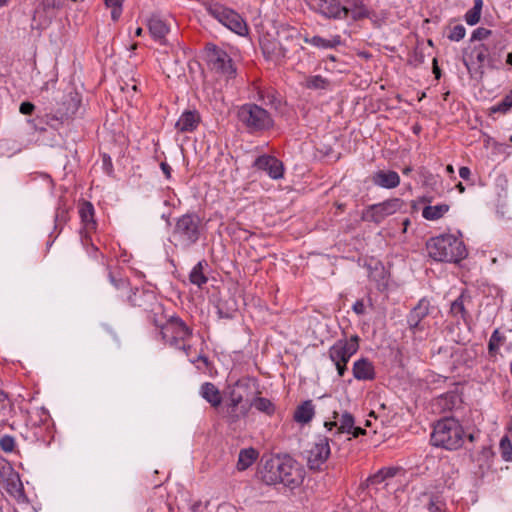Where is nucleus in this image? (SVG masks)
Here are the masks:
<instances>
[{
	"label": "nucleus",
	"instance_id": "1",
	"mask_svg": "<svg viewBox=\"0 0 512 512\" xmlns=\"http://www.w3.org/2000/svg\"><path fill=\"white\" fill-rule=\"evenodd\" d=\"M258 475L266 485L282 484L294 489L303 482V469L288 454H277L269 457L258 470Z\"/></svg>",
	"mask_w": 512,
	"mask_h": 512
},
{
	"label": "nucleus",
	"instance_id": "2",
	"mask_svg": "<svg viewBox=\"0 0 512 512\" xmlns=\"http://www.w3.org/2000/svg\"><path fill=\"white\" fill-rule=\"evenodd\" d=\"M426 249L428 255L439 262L459 263L467 256L464 242L451 234L430 238Z\"/></svg>",
	"mask_w": 512,
	"mask_h": 512
},
{
	"label": "nucleus",
	"instance_id": "3",
	"mask_svg": "<svg viewBox=\"0 0 512 512\" xmlns=\"http://www.w3.org/2000/svg\"><path fill=\"white\" fill-rule=\"evenodd\" d=\"M464 429L454 417H444L433 425L431 444L446 450H457L464 443Z\"/></svg>",
	"mask_w": 512,
	"mask_h": 512
},
{
	"label": "nucleus",
	"instance_id": "4",
	"mask_svg": "<svg viewBox=\"0 0 512 512\" xmlns=\"http://www.w3.org/2000/svg\"><path fill=\"white\" fill-rule=\"evenodd\" d=\"M238 119L250 133H257L273 127L270 113L256 104H244L238 110Z\"/></svg>",
	"mask_w": 512,
	"mask_h": 512
},
{
	"label": "nucleus",
	"instance_id": "5",
	"mask_svg": "<svg viewBox=\"0 0 512 512\" xmlns=\"http://www.w3.org/2000/svg\"><path fill=\"white\" fill-rule=\"evenodd\" d=\"M359 336L353 335L349 340L340 339L329 349V357L337 368L338 375L342 377L347 370V363L359 349Z\"/></svg>",
	"mask_w": 512,
	"mask_h": 512
},
{
	"label": "nucleus",
	"instance_id": "6",
	"mask_svg": "<svg viewBox=\"0 0 512 512\" xmlns=\"http://www.w3.org/2000/svg\"><path fill=\"white\" fill-rule=\"evenodd\" d=\"M201 220L196 214H185L176 221L173 237L184 247L195 244L200 237Z\"/></svg>",
	"mask_w": 512,
	"mask_h": 512
},
{
	"label": "nucleus",
	"instance_id": "7",
	"mask_svg": "<svg viewBox=\"0 0 512 512\" xmlns=\"http://www.w3.org/2000/svg\"><path fill=\"white\" fill-rule=\"evenodd\" d=\"M162 340L170 347L178 348L192 336V329L178 316L169 317L160 330Z\"/></svg>",
	"mask_w": 512,
	"mask_h": 512
},
{
	"label": "nucleus",
	"instance_id": "8",
	"mask_svg": "<svg viewBox=\"0 0 512 512\" xmlns=\"http://www.w3.org/2000/svg\"><path fill=\"white\" fill-rule=\"evenodd\" d=\"M206 11L221 24L239 35H243L247 31L246 23L234 10L219 3H213L206 6Z\"/></svg>",
	"mask_w": 512,
	"mask_h": 512
},
{
	"label": "nucleus",
	"instance_id": "9",
	"mask_svg": "<svg viewBox=\"0 0 512 512\" xmlns=\"http://www.w3.org/2000/svg\"><path fill=\"white\" fill-rule=\"evenodd\" d=\"M206 60L209 66L222 74L234 76L236 69L233 66L232 59L226 51L218 46L209 43L205 47Z\"/></svg>",
	"mask_w": 512,
	"mask_h": 512
},
{
	"label": "nucleus",
	"instance_id": "10",
	"mask_svg": "<svg viewBox=\"0 0 512 512\" xmlns=\"http://www.w3.org/2000/svg\"><path fill=\"white\" fill-rule=\"evenodd\" d=\"M403 206L399 198L388 199L382 203L373 204L367 208L363 218L374 223H381L387 216L394 214Z\"/></svg>",
	"mask_w": 512,
	"mask_h": 512
},
{
	"label": "nucleus",
	"instance_id": "11",
	"mask_svg": "<svg viewBox=\"0 0 512 512\" xmlns=\"http://www.w3.org/2000/svg\"><path fill=\"white\" fill-rule=\"evenodd\" d=\"M329 439L322 437L307 451V466L312 471H323V466L330 456Z\"/></svg>",
	"mask_w": 512,
	"mask_h": 512
},
{
	"label": "nucleus",
	"instance_id": "12",
	"mask_svg": "<svg viewBox=\"0 0 512 512\" xmlns=\"http://www.w3.org/2000/svg\"><path fill=\"white\" fill-rule=\"evenodd\" d=\"M52 100L55 103H50L49 110L55 111L60 118L73 115L78 110L80 103L77 94H73L72 92L63 94L58 91L55 93Z\"/></svg>",
	"mask_w": 512,
	"mask_h": 512
},
{
	"label": "nucleus",
	"instance_id": "13",
	"mask_svg": "<svg viewBox=\"0 0 512 512\" xmlns=\"http://www.w3.org/2000/svg\"><path fill=\"white\" fill-rule=\"evenodd\" d=\"M315 13L326 19L346 20L348 18V10L342 0H325L314 9Z\"/></svg>",
	"mask_w": 512,
	"mask_h": 512
},
{
	"label": "nucleus",
	"instance_id": "14",
	"mask_svg": "<svg viewBox=\"0 0 512 512\" xmlns=\"http://www.w3.org/2000/svg\"><path fill=\"white\" fill-rule=\"evenodd\" d=\"M127 299L131 306L142 309L146 314L149 313L151 309L160 302L154 292L148 290H140L138 288H136L134 291L132 290L129 293Z\"/></svg>",
	"mask_w": 512,
	"mask_h": 512
},
{
	"label": "nucleus",
	"instance_id": "15",
	"mask_svg": "<svg viewBox=\"0 0 512 512\" xmlns=\"http://www.w3.org/2000/svg\"><path fill=\"white\" fill-rule=\"evenodd\" d=\"M254 166L259 170L266 171L273 179H280L283 177V163L274 156L261 155L254 161Z\"/></svg>",
	"mask_w": 512,
	"mask_h": 512
},
{
	"label": "nucleus",
	"instance_id": "16",
	"mask_svg": "<svg viewBox=\"0 0 512 512\" xmlns=\"http://www.w3.org/2000/svg\"><path fill=\"white\" fill-rule=\"evenodd\" d=\"M63 7V3L60 0H40L39 5L34 11L33 14V22H37V17L42 13L45 14V19L37 23L36 28L40 29L46 27L51 22L54 14L52 13L54 10H59Z\"/></svg>",
	"mask_w": 512,
	"mask_h": 512
},
{
	"label": "nucleus",
	"instance_id": "17",
	"mask_svg": "<svg viewBox=\"0 0 512 512\" xmlns=\"http://www.w3.org/2000/svg\"><path fill=\"white\" fill-rule=\"evenodd\" d=\"M260 45L267 60L279 62L286 57L287 49L275 39L264 38Z\"/></svg>",
	"mask_w": 512,
	"mask_h": 512
},
{
	"label": "nucleus",
	"instance_id": "18",
	"mask_svg": "<svg viewBox=\"0 0 512 512\" xmlns=\"http://www.w3.org/2000/svg\"><path fill=\"white\" fill-rule=\"evenodd\" d=\"M200 121L201 116L197 110H186L176 122L175 128L180 133L193 132Z\"/></svg>",
	"mask_w": 512,
	"mask_h": 512
},
{
	"label": "nucleus",
	"instance_id": "19",
	"mask_svg": "<svg viewBox=\"0 0 512 512\" xmlns=\"http://www.w3.org/2000/svg\"><path fill=\"white\" fill-rule=\"evenodd\" d=\"M371 181L376 186L393 189L400 184V177L393 170H378L372 175Z\"/></svg>",
	"mask_w": 512,
	"mask_h": 512
},
{
	"label": "nucleus",
	"instance_id": "20",
	"mask_svg": "<svg viewBox=\"0 0 512 512\" xmlns=\"http://www.w3.org/2000/svg\"><path fill=\"white\" fill-rule=\"evenodd\" d=\"M353 375L357 380H373L375 378V369L372 362L367 358L357 360L353 365Z\"/></svg>",
	"mask_w": 512,
	"mask_h": 512
},
{
	"label": "nucleus",
	"instance_id": "21",
	"mask_svg": "<svg viewBox=\"0 0 512 512\" xmlns=\"http://www.w3.org/2000/svg\"><path fill=\"white\" fill-rule=\"evenodd\" d=\"M348 17L353 21H360L370 17V11L362 0H345Z\"/></svg>",
	"mask_w": 512,
	"mask_h": 512
},
{
	"label": "nucleus",
	"instance_id": "22",
	"mask_svg": "<svg viewBox=\"0 0 512 512\" xmlns=\"http://www.w3.org/2000/svg\"><path fill=\"white\" fill-rule=\"evenodd\" d=\"M200 394L213 407H218L222 402L219 389L211 382L202 384Z\"/></svg>",
	"mask_w": 512,
	"mask_h": 512
},
{
	"label": "nucleus",
	"instance_id": "23",
	"mask_svg": "<svg viewBox=\"0 0 512 512\" xmlns=\"http://www.w3.org/2000/svg\"><path fill=\"white\" fill-rule=\"evenodd\" d=\"M400 468L397 467H384L378 470L373 475L369 476L366 480V487L379 485L389 478H393Z\"/></svg>",
	"mask_w": 512,
	"mask_h": 512
},
{
	"label": "nucleus",
	"instance_id": "24",
	"mask_svg": "<svg viewBox=\"0 0 512 512\" xmlns=\"http://www.w3.org/2000/svg\"><path fill=\"white\" fill-rule=\"evenodd\" d=\"M258 451L252 447L241 449L238 455L236 468L238 471L248 469L258 458Z\"/></svg>",
	"mask_w": 512,
	"mask_h": 512
},
{
	"label": "nucleus",
	"instance_id": "25",
	"mask_svg": "<svg viewBox=\"0 0 512 512\" xmlns=\"http://www.w3.org/2000/svg\"><path fill=\"white\" fill-rule=\"evenodd\" d=\"M148 28L154 39L164 43L165 36L169 32L166 23L159 17H152L148 21Z\"/></svg>",
	"mask_w": 512,
	"mask_h": 512
},
{
	"label": "nucleus",
	"instance_id": "26",
	"mask_svg": "<svg viewBox=\"0 0 512 512\" xmlns=\"http://www.w3.org/2000/svg\"><path fill=\"white\" fill-rule=\"evenodd\" d=\"M304 42L324 49L335 48L342 43L340 35H335L331 39H325L318 35L313 37H304Z\"/></svg>",
	"mask_w": 512,
	"mask_h": 512
},
{
	"label": "nucleus",
	"instance_id": "27",
	"mask_svg": "<svg viewBox=\"0 0 512 512\" xmlns=\"http://www.w3.org/2000/svg\"><path fill=\"white\" fill-rule=\"evenodd\" d=\"M314 416V406L311 400L304 401L294 413V419L298 423H308Z\"/></svg>",
	"mask_w": 512,
	"mask_h": 512
},
{
	"label": "nucleus",
	"instance_id": "28",
	"mask_svg": "<svg viewBox=\"0 0 512 512\" xmlns=\"http://www.w3.org/2000/svg\"><path fill=\"white\" fill-rule=\"evenodd\" d=\"M464 302L465 296L464 294H461L451 303L450 314L455 318L462 319L463 322L467 324L470 319V314L466 310Z\"/></svg>",
	"mask_w": 512,
	"mask_h": 512
},
{
	"label": "nucleus",
	"instance_id": "29",
	"mask_svg": "<svg viewBox=\"0 0 512 512\" xmlns=\"http://www.w3.org/2000/svg\"><path fill=\"white\" fill-rule=\"evenodd\" d=\"M431 309L430 301L427 298H422L419 300L417 305L411 309L407 318L424 321V319L429 315Z\"/></svg>",
	"mask_w": 512,
	"mask_h": 512
},
{
	"label": "nucleus",
	"instance_id": "30",
	"mask_svg": "<svg viewBox=\"0 0 512 512\" xmlns=\"http://www.w3.org/2000/svg\"><path fill=\"white\" fill-rule=\"evenodd\" d=\"M164 312V306L161 302H159L151 309L149 313L146 314V318L151 324L162 330V326H165V322L167 320Z\"/></svg>",
	"mask_w": 512,
	"mask_h": 512
},
{
	"label": "nucleus",
	"instance_id": "31",
	"mask_svg": "<svg viewBox=\"0 0 512 512\" xmlns=\"http://www.w3.org/2000/svg\"><path fill=\"white\" fill-rule=\"evenodd\" d=\"M207 266L205 260L199 261L189 274V280L192 284L202 288L208 282V278L204 274V267Z\"/></svg>",
	"mask_w": 512,
	"mask_h": 512
},
{
	"label": "nucleus",
	"instance_id": "32",
	"mask_svg": "<svg viewBox=\"0 0 512 512\" xmlns=\"http://www.w3.org/2000/svg\"><path fill=\"white\" fill-rule=\"evenodd\" d=\"M448 210H449V205H447V204H439V205H435V206H425L422 211V216L426 220L434 221V220H438L441 217H443V215L446 212H448Z\"/></svg>",
	"mask_w": 512,
	"mask_h": 512
},
{
	"label": "nucleus",
	"instance_id": "33",
	"mask_svg": "<svg viewBox=\"0 0 512 512\" xmlns=\"http://www.w3.org/2000/svg\"><path fill=\"white\" fill-rule=\"evenodd\" d=\"M79 214L81 217V220L87 227H95V221H94V207L92 203L88 201H84L79 208Z\"/></svg>",
	"mask_w": 512,
	"mask_h": 512
},
{
	"label": "nucleus",
	"instance_id": "34",
	"mask_svg": "<svg viewBox=\"0 0 512 512\" xmlns=\"http://www.w3.org/2000/svg\"><path fill=\"white\" fill-rule=\"evenodd\" d=\"M483 6L482 0H474V6L468 10L464 16L468 25H475L479 22L481 17V10Z\"/></svg>",
	"mask_w": 512,
	"mask_h": 512
},
{
	"label": "nucleus",
	"instance_id": "35",
	"mask_svg": "<svg viewBox=\"0 0 512 512\" xmlns=\"http://www.w3.org/2000/svg\"><path fill=\"white\" fill-rule=\"evenodd\" d=\"M251 406L269 416L272 415L275 411V405L269 399L263 397H256L251 402Z\"/></svg>",
	"mask_w": 512,
	"mask_h": 512
},
{
	"label": "nucleus",
	"instance_id": "36",
	"mask_svg": "<svg viewBox=\"0 0 512 512\" xmlns=\"http://www.w3.org/2000/svg\"><path fill=\"white\" fill-rule=\"evenodd\" d=\"M407 324L408 329L414 338H416L418 334L420 339L424 338L422 334L425 333L428 329V326H426L424 321L407 318Z\"/></svg>",
	"mask_w": 512,
	"mask_h": 512
},
{
	"label": "nucleus",
	"instance_id": "37",
	"mask_svg": "<svg viewBox=\"0 0 512 512\" xmlns=\"http://www.w3.org/2000/svg\"><path fill=\"white\" fill-rule=\"evenodd\" d=\"M329 81L321 75L310 76L306 80V87L309 89H326Z\"/></svg>",
	"mask_w": 512,
	"mask_h": 512
},
{
	"label": "nucleus",
	"instance_id": "38",
	"mask_svg": "<svg viewBox=\"0 0 512 512\" xmlns=\"http://www.w3.org/2000/svg\"><path fill=\"white\" fill-rule=\"evenodd\" d=\"M354 425V417L349 412L342 414L340 419V426L338 427L337 433H350Z\"/></svg>",
	"mask_w": 512,
	"mask_h": 512
},
{
	"label": "nucleus",
	"instance_id": "39",
	"mask_svg": "<svg viewBox=\"0 0 512 512\" xmlns=\"http://www.w3.org/2000/svg\"><path fill=\"white\" fill-rule=\"evenodd\" d=\"M109 280L111 284L118 290H123L128 293L132 291L130 287V282L127 278H116V276L113 274V272H109L108 274Z\"/></svg>",
	"mask_w": 512,
	"mask_h": 512
},
{
	"label": "nucleus",
	"instance_id": "40",
	"mask_svg": "<svg viewBox=\"0 0 512 512\" xmlns=\"http://www.w3.org/2000/svg\"><path fill=\"white\" fill-rule=\"evenodd\" d=\"M473 53H475L476 61L479 64V69H481L485 61L489 59L488 47L485 44H480L474 48Z\"/></svg>",
	"mask_w": 512,
	"mask_h": 512
},
{
	"label": "nucleus",
	"instance_id": "41",
	"mask_svg": "<svg viewBox=\"0 0 512 512\" xmlns=\"http://www.w3.org/2000/svg\"><path fill=\"white\" fill-rule=\"evenodd\" d=\"M466 29L462 24L455 25L454 27H449V34L447 38L450 41L458 42L465 37Z\"/></svg>",
	"mask_w": 512,
	"mask_h": 512
},
{
	"label": "nucleus",
	"instance_id": "42",
	"mask_svg": "<svg viewBox=\"0 0 512 512\" xmlns=\"http://www.w3.org/2000/svg\"><path fill=\"white\" fill-rule=\"evenodd\" d=\"M500 452L505 461H512V443L506 436L500 441Z\"/></svg>",
	"mask_w": 512,
	"mask_h": 512
},
{
	"label": "nucleus",
	"instance_id": "43",
	"mask_svg": "<svg viewBox=\"0 0 512 512\" xmlns=\"http://www.w3.org/2000/svg\"><path fill=\"white\" fill-rule=\"evenodd\" d=\"M512 107V90L498 104L493 106V112L506 113Z\"/></svg>",
	"mask_w": 512,
	"mask_h": 512
},
{
	"label": "nucleus",
	"instance_id": "44",
	"mask_svg": "<svg viewBox=\"0 0 512 512\" xmlns=\"http://www.w3.org/2000/svg\"><path fill=\"white\" fill-rule=\"evenodd\" d=\"M68 219V209L65 204H62V201L59 202L58 207L55 213V223L56 226L59 224H63Z\"/></svg>",
	"mask_w": 512,
	"mask_h": 512
},
{
	"label": "nucleus",
	"instance_id": "45",
	"mask_svg": "<svg viewBox=\"0 0 512 512\" xmlns=\"http://www.w3.org/2000/svg\"><path fill=\"white\" fill-rule=\"evenodd\" d=\"M0 448L4 452H12L15 448V440L10 435H5L0 438Z\"/></svg>",
	"mask_w": 512,
	"mask_h": 512
},
{
	"label": "nucleus",
	"instance_id": "46",
	"mask_svg": "<svg viewBox=\"0 0 512 512\" xmlns=\"http://www.w3.org/2000/svg\"><path fill=\"white\" fill-rule=\"evenodd\" d=\"M236 408L227 406L223 412V417L229 425L236 423L240 419V415L236 412Z\"/></svg>",
	"mask_w": 512,
	"mask_h": 512
},
{
	"label": "nucleus",
	"instance_id": "47",
	"mask_svg": "<svg viewBox=\"0 0 512 512\" xmlns=\"http://www.w3.org/2000/svg\"><path fill=\"white\" fill-rule=\"evenodd\" d=\"M492 34L491 30H488L484 27H479L475 29L471 36V41H481L488 38Z\"/></svg>",
	"mask_w": 512,
	"mask_h": 512
},
{
	"label": "nucleus",
	"instance_id": "48",
	"mask_svg": "<svg viewBox=\"0 0 512 512\" xmlns=\"http://www.w3.org/2000/svg\"><path fill=\"white\" fill-rule=\"evenodd\" d=\"M261 98L263 99L265 105H270L275 109H278L281 104V101L272 92H267L266 96L261 95Z\"/></svg>",
	"mask_w": 512,
	"mask_h": 512
},
{
	"label": "nucleus",
	"instance_id": "49",
	"mask_svg": "<svg viewBox=\"0 0 512 512\" xmlns=\"http://www.w3.org/2000/svg\"><path fill=\"white\" fill-rule=\"evenodd\" d=\"M443 503L437 496H431L429 498V503L427 504V509L429 512H440L442 510Z\"/></svg>",
	"mask_w": 512,
	"mask_h": 512
},
{
	"label": "nucleus",
	"instance_id": "50",
	"mask_svg": "<svg viewBox=\"0 0 512 512\" xmlns=\"http://www.w3.org/2000/svg\"><path fill=\"white\" fill-rule=\"evenodd\" d=\"M425 56L422 50L415 49L413 55L409 58V63L413 66H418L424 63Z\"/></svg>",
	"mask_w": 512,
	"mask_h": 512
},
{
	"label": "nucleus",
	"instance_id": "51",
	"mask_svg": "<svg viewBox=\"0 0 512 512\" xmlns=\"http://www.w3.org/2000/svg\"><path fill=\"white\" fill-rule=\"evenodd\" d=\"M493 455L494 452L492 451V449L490 447L484 446L480 451V458L478 459V461H480V459H483L485 460L486 465L489 466L488 461L493 457Z\"/></svg>",
	"mask_w": 512,
	"mask_h": 512
},
{
	"label": "nucleus",
	"instance_id": "52",
	"mask_svg": "<svg viewBox=\"0 0 512 512\" xmlns=\"http://www.w3.org/2000/svg\"><path fill=\"white\" fill-rule=\"evenodd\" d=\"M35 109V105L31 102L25 101L20 104L19 110L24 115H31Z\"/></svg>",
	"mask_w": 512,
	"mask_h": 512
},
{
	"label": "nucleus",
	"instance_id": "53",
	"mask_svg": "<svg viewBox=\"0 0 512 512\" xmlns=\"http://www.w3.org/2000/svg\"><path fill=\"white\" fill-rule=\"evenodd\" d=\"M192 364L201 362L204 365L205 370H208L211 366V362L205 354L200 353L196 359H190Z\"/></svg>",
	"mask_w": 512,
	"mask_h": 512
},
{
	"label": "nucleus",
	"instance_id": "54",
	"mask_svg": "<svg viewBox=\"0 0 512 512\" xmlns=\"http://www.w3.org/2000/svg\"><path fill=\"white\" fill-rule=\"evenodd\" d=\"M491 342H493L494 344H497L498 346L502 345L505 341V336L502 335L498 329L494 330V332L492 333L490 339H489Z\"/></svg>",
	"mask_w": 512,
	"mask_h": 512
},
{
	"label": "nucleus",
	"instance_id": "55",
	"mask_svg": "<svg viewBox=\"0 0 512 512\" xmlns=\"http://www.w3.org/2000/svg\"><path fill=\"white\" fill-rule=\"evenodd\" d=\"M352 309L357 315H363L365 313V305L363 300H357L354 303Z\"/></svg>",
	"mask_w": 512,
	"mask_h": 512
},
{
	"label": "nucleus",
	"instance_id": "56",
	"mask_svg": "<svg viewBox=\"0 0 512 512\" xmlns=\"http://www.w3.org/2000/svg\"><path fill=\"white\" fill-rule=\"evenodd\" d=\"M160 168H161L162 172L164 173L165 177L167 179H170L171 173H172V168L170 167V165L166 162H161Z\"/></svg>",
	"mask_w": 512,
	"mask_h": 512
},
{
	"label": "nucleus",
	"instance_id": "57",
	"mask_svg": "<svg viewBox=\"0 0 512 512\" xmlns=\"http://www.w3.org/2000/svg\"><path fill=\"white\" fill-rule=\"evenodd\" d=\"M470 175H471V171H470V169H469L468 167L463 166V167H461V168L459 169V176H460L462 179H464V180H467V181H468V180H469V178H470Z\"/></svg>",
	"mask_w": 512,
	"mask_h": 512
},
{
	"label": "nucleus",
	"instance_id": "58",
	"mask_svg": "<svg viewBox=\"0 0 512 512\" xmlns=\"http://www.w3.org/2000/svg\"><path fill=\"white\" fill-rule=\"evenodd\" d=\"M112 8V11H111V18L114 20V21H117L121 15V12H122V6H117V7H111Z\"/></svg>",
	"mask_w": 512,
	"mask_h": 512
},
{
	"label": "nucleus",
	"instance_id": "59",
	"mask_svg": "<svg viewBox=\"0 0 512 512\" xmlns=\"http://www.w3.org/2000/svg\"><path fill=\"white\" fill-rule=\"evenodd\" d=\"M499 347L500 346H498L497 344H494L493 342H491L489 340V343H488V353H489V355L496 356V354L498 353Z\"/></svg>",
	"mask_w": 512,
	"mask_h": 512
},
{
	"label": "nucleus",
	"instance_id": "60",
	"mask_svg": "<svg viewBox=\"0 0 512 512\" xmlns=\"http://www.w3.org/2000/svg\"><path fill=\"white\" fill-rule=\"evenodd\" d=\"M349 434H352L354 438H357L360 435H365L366 434V430L361 428V427H355L353 425V428H352V430H351V432Z\"/></svg>",
	"mask_w": 512,
	"mask_h": 512
},
{
	"label": "nucleus",
	"instance_id": "61",
	"mask_svg": "<svg viewBox=\"0 0 512 512\" xmlns=\"http://www.w3.org/2000/svg\"><path fill=\"white\" fill-rule=\"evenodd\" d=\"M433 73L435 75V78L438 80L441 77V69L438 66L437 59H433Z\"/></svg>",
	"mask_w": 512,
	"mask_h": 512
},
{
	"label": "nucleus",
	"instance_id": "62",
	"mask_svg": "<svg viewBox=\"0 0 512 512\" xmlns=\"http://www.w3.org/2000/svg\"><path fill=\"white\" fill-rule=\"evenodd\" d=\"M189 512H204L200 502L191 505Z\"/></svg>",
	"mask_w": 512,
	"mask_h": 512
},
{
	"label": "nucleus",
	"instance_id": "63",
	"mask_svg": "<svg viewBox=\"0 0 512 512\" xmlns=\"http://www.w3.org/2000/svg\"><path fill=\"white\" fill-rule=\"evenodd\" d=\"M305 3L308 5L310 10L314 11V9L320 4V0H304Z\"/></svg>",
	"mask_w": 512,
	"mask_h": 512
},
{
	"label": "nucleus",
	"instance_id": "64",
	"mask_svg": "<svg viewBox=\"0 0 512 512\" xmlns=\"http://www.w3.org/2000/svg\"><path fill=\"white\" fill-rule=\"evenodd\" d=\"M177 349L182 350L188 356L191 350V345L186 344V342H181L180 347Z\"/></svg>",
	"mask_w": 512,
	"mask_h": 512
}]
</instances>
